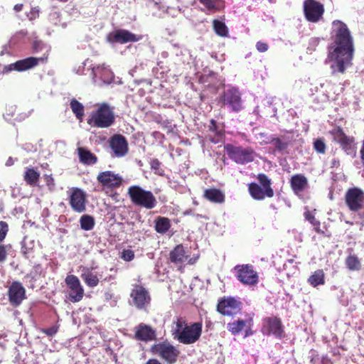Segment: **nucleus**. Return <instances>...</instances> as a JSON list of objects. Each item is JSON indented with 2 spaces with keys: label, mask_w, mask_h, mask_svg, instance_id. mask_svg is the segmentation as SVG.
Instances as JSON below:
<instances>
[{
  "label": "nucleus",
  "mask_w": 364,
  "mask_h": 364,
  "mask_svg": "<svg viewBox=\"0 0 364 364\" xmlns=\"http://www.w3.org/2000/svg\"><path fill=\"white\" fill-rule=\"evenodd\" d=\"M38 45H39V43L37 42V41H35L34 43H33V49L35 50H38Z\"/></svg>",
  "instance_id": "obj_58"
},
{
  "label": "nucleus",
  "mask_w": 364,
  "mask_h": 364,
  "mask_svg": "<svg viewBox=\"0 0 364 364\" xmlns=\"http://www.w3.org/2000/svg\"><path fill=\"white\" fill-rule=\"evenodd\" d=\"M171 227L170 220L167 218L158 217L155 221V230L161 234L166 233Z\"/></svg>",
  "instance_id": "obj_33"
},
{
  "label": "nucleus",
  "mask_w": 364,
  "mask_h": 364,
  "mask_svg": "<svg viewBox=\"0 0 364 364\" xmlns=\"http://www.w3.org/2000/svg\"><path fill=\"white\" fill-rule=\"evenodd\" d=\"M318 360H319V358L318 356L314 357L311 359V363L313 364H324L323 361H321V363L318 362Z\"/></svg>",
  "instance_id": "obj_55"
},
{
  "label": "nucleus",
  "mask_w": 364,
  "mask_h": 364,
  "mask_svg": "<svg viewBox=\"0 0 364 364\" xmlns=\"http://www.w3.org/2000/svg\"><path fill=\"white\" fill-rule=\"evenodd\" d=\"M248 190L250 196L255 200H260L267 197L265 189L255 183L249 184Z\"/></svg>",
  "instance_id": "obj_31"
},
{
  "label": "nucleus",
  "mask_w": 364,
  "mask_h": 364,
  "mask_svg": "<svg viewBox=\"0 0 364 364\" xmlns=\"http://www.w3.org/2000/svg\"><path fill=\"white\" fill-rule=\"evenodd\" d=\"M251 318H248L246 320L238 319L237 321H234L233 322L228 323L227 328L228 331H230L233 335L239 334L244 330L245 331V336L247 337L251 334Z\"/></svg>",
  "instance_id": "obj_22"
},
{
  "label": "nucleus",
  "mask_w": 364,
  "mask_h": 364,
  "mask_svg": "<svg viewBox=\"0 0 364 364\" xmlns=\"http://www.w3.org/2000/svg\"><path fill=\"white\" fill-rule=\"evenodd\" d=\"M45 181L46 185L50 191H53L55 188V182L54 179L51 175H45L44 176Z\"/></svg>",
  "instance_id": "obj_46"
},
{
  "label": "nucleus",
  "mask_w": 364,
  "mask_h": 364,
  "mask_svg": "<svg viewBox=\"0 0 364 364\" xmlns=\"http://www.w3.org/2000/svg\"><path fill=\"white\" fill-rule=\"evenodd\" d=\"M346 265L350 271H358L360 269V259L355 255H349L346 259Z\"/></svg>",
  "instance_id": "obj_36"
},
{
  "label": "nucleus",
  "mask_w": 364,
  "mask_h": 364,
  "mask_svg": "<svg viewBox=\"0 0 364 364\" xmlns=\"http://www.w3.org/2000/svg\"><path fill=\"white\" fill-rule=\"evenodd\" d=\"M150 165H151V169L155 171V173L161 175V173L160 172L161 163L158 159H151V161L150 162Z\"/></svg>",
  "instance_id": "obj_47"
},
{
  "label": "nucleus",
  "mask_w": 364,
  "mask_h": 364,
  "mask_svg": "<svg viewBox=\"0 0 364 364\" xmlns=\"http://www.w3.org/2000/svg\"><path fill=\"white\" fill-rule=\"evenodd\" d=\"M44 60L45 58H43L29 57L5 65L2 72L3 73H8L13 70L18 72L26 71L36 67L40 62H44Z\"/></svg>",
  "instance_id": "obj_11"
},
{
  "label": "nucleus",
  "mask_w": 364,
  "mask_h": 364,
  "mask_svg": "<svg viewBox=\"0 0 364 364\" xmlns=\"http://www.w3.org/2000/svg\"><path fill=\"white\" fill-rule=\"evenodd\" d=\"M305 218L309 220L314 227L315 230L318 232L319 226H320V222L317 220L315 217L309 212L306 211L304 213Z\"/></svg>",
  "instance_id": "obj_42"
},
{
  "label": "nucleus",
  "mask_w": 364,
  "mask_h": 364,
  "mask_svg": "<svg viewBox=\"0 0 364 364\" xmlns=\"http://www.w3.org/2000/svg\"><path fill=\"white\" fill-rule=\"evenodd\" d=\"M172 335L173 338L184 345L196 343L200 338L203 324L201 322L188 323L183 318H177L173 321Z\"/></svg>",
  "instance_id": "obj_2"
},
{
  "label": "nucleus",
  "mask_w": 364,
  "mask_h": 364,
  "mask_svg": "<svg viewBox=\"0 0 364 364\" xmlns=\"http://www.w3.org/2000/svg\"><path fill=\"white\" fill-rule=\"evenodd\" d=\"M14 161L13 158L9 157L6 162V166H12L14 164Z\"/></svg>",
  "instance_id": "obj_57"
},
{
  "label": "nucleus",
  "mask_w": 364,
  "mask_h": 364,
  "mask_svg": "<svg viewBox=\"0 0 364 364\" xmlns=\"http://www.w3.org/2000/svg\"><path fill=\"white\" fill-rule=\"evenodd\" d=\"M336 140L341 144L343 149L348 153H350L353 151V144L354 142L353 137L346 136L341 129L337 131L336 135Z\"/></svg>",
  "instance_id": "obj_27"
},
{
  "label": "nucleus",
  "mask_w": 364,
  "mask_h": 364,
  "mask_svg": "<svg viewBox=\"0 0 364 364\" xmlns=\"http://www.w3.org/2000/svg\"><path fill=\"white\" fill-rule=\"evenodd\" d=\"M237 279L245 285H255L259 281L257 272L252 265L241 264L235 267Z\"/></svg>",
  "instance_id": "obj_9"
},
{
  "label": "nucleus",
  "mask_w": 364,
  "mask_h": 364,
  "mask_svg": "<svg viewBox=\"0 0 364 364\" xmlns=\"http://www.w3.org/2000/svg\"><path fill=\"white\" fill-rule=\"evenodd\" d=\"M267 136H269V135H267L265 133L261 132L257 135V139L259 140V142L261 143L262 139H267ZM269 136H271L269 135Z\"/></svg>",
  "instance_id": "obj_52"
},
{
  "label": "nucleus",
  "mask_w": 364,
  "mask_h": 364,
  "mask_svg": "<svg viewBox=\"0 0 364 364\" xmlns=\"http://www.w3.org/2000/svg\"><path fill=\"white\" fill-rule=\"evenodd\" d=\"M77 153L80 161L83 164L92 165L97 162V156L85 148L79 147Z\"/></svg>",
  "instance_id": "obj_29"
},
{
  "label": "nucleus",
  "mask_w": 364,
  "mask_h": 364,
  "mask_svg": "<svg viewBox=\"0 0 364 364\" xmlns=\"http://www.w3.org/2000/svg\"><path fill=\"white\" fill-rule=\"evenodd\" d=\"M130 296L132 304L139 309H145L149 305L151 297L149 291L141 285H135Z\"/></svg>",
  "instance_id": "obj_13"
},
{
  "label": "nucleus",
  "mask_w": 364,
  "mask_h": 364,
  "mask_svg": "<svg viewBox=\"0 0 364 364\" xmlns=\"http://www.w3.org/2000/svg\"><path fill=\"white\" fill-rule=\"evenodd\" d=\"M9 230L8 225L6 222L1 221L0 222V241H2Z\"/></svg>",
  "instance_id": "obj_44"
},
{
  "label": "nucleus",
  "mask_w": 364,
  "mask_h": 364,
  "mask_svg": "<svg viewBox=\"0 0 364 364\" xmlns=\"http://www.w3.org/2000/svg\"><path fill=\"white\" fill-rule=\"evenodd\" d=\"M151 351L153 353L159 355L168 364L174 363L179 354V351L173 346L166 342L153 345Z\"/></svg>",
  "instance_id": "obj_8"
},
{
  "label": "nucleus",
  "mask_w": 364,
  "mask_h": 364,
  "mask_svg": "<svg viewBox=\"0 0 364 364\" xmlns=\"http://www.w3.org/2000/svg\"><path fill=\"white\" fill-rule=\"evenodd\" d=\"M217 309L223 315L232 316L240 311V302L234 298L228 297L221 300Z\"/></svg>",
  "instance_id": "obj_18"
},
{
  "label": "nucleus",
  "mask_w": 364,
  "mask_h": 364,
  "mask_svg": "<svg viewBox=\"0 0 364 364\" xmlns=\"http://www.w3.org/2000/svg\"><path fill=\"white\" fill-rule=\"evenodd\" d=\"M142 38L141 36H136L127 30H119L110 33L107 40L110 43H126L128 42H136Z\"/></svg>",
  "instance_id": "obj_19"
},
{
  "label": "nucleus",
  "mask_w": 364,
  "mask_h": 364,
  "mask_svg": "<svg viewBox=\"0 0 364 364\" xmlns=\"http://www.w3.org/2000/svg\"><path fill=\"white\" fill-rule=\"evenodd\" d=\"M114 108L107 103L99 104L87 119V124L92 127L108 128L114 122Z\"/></svg>",
  "instance_id": "obj_3"
},
{
  "label": "nucleus",
  "mask_w": 364,
  "mask_h": 364,
  "mask_svg": "<svg viewBox=\"0 0 364 364\" xmlns=\"http://www.w3.org/2000/svg\"><path fill=\"white\" fill-rule=\"evenodd\" d=\"M40 177V173L33 168H26L23 179L30 186H35Z\"/></svg>",
  "instance_id": "obj_32"
},
{
  "label": "nucleus",
  "mask_w": 364,
  "mask_h": 364,
  "mask_svg": "<svg viewBox=\"0 0 364 364\" xmlns=\"http://www.w3.org/2000/svg\"><path fill=\"white\" fill-rule=\"evenodd\" d=\"M57 331L58 328L55 326H52L50 328L43 330V332L49 336H54L57 333Z\"/></svg>",
  "instance_id": "obj_50"
},
{
  "label": "nucleus",
  "mask_w": 364,
  "mask_h": 364,
  "mask_svg": "<svg viewBox=\"0 0 364 364\" xmlns=\"http://www.w3.org/2000/svg\"><path fill=\"white\" fill-rule=\"evenodd\" d=\"M263 331L267 334H273L276 337L281 338L284 330L281 321L276 318H267L264 321Z\"/></svg>",
  "instance_id": "obj_21"
},
{
  "label": "nucleus",
  "mask_w": 364,
  "mask_h": 364,
  "mask_svg": "<svg viewBox=\"0 0 364 364\" xmlns=\"http://www.w3.org/2000/svg\"><path fill=\"white\" fill-rule=\"evenodd\" d=\"M203 196L208 200L215 203H223L225 201V193L217 188H208L204 191Z\"/></svg>",
  "instance_id": "obj_26"
},
{
  "label": "nucleus",
  "mask_w": 364,
  "mask_h": 364,
  "mask_svg": "<svg viewBox=\"0 0 364 364\" xmlns=\"http://www.w3.org/2000/svg\"><path fill=\"white\" fill-rule=\"evenodd\" d=\"M85 203V193L78 188H73L70 195V203L72 208L75 212L83 213L86 210Z\"/></svg>",
  "instance_id": "obj_17"
},
{
  "label": "nucleus",
  "mask_w": 364,
  "mask_h": 364,
  "mask_svg": "<svg viewBox=\"0 0 364 364\" xmlns=\"http://www.w3.org/2000/svg\"><path fill=\"white\" fill-rule=\"evenodd\" d=\"M308 281L314 287L323 284L324 283V273L323 270L318 269L314 272Z\"/></svg>",
  "instance_id": "obj_37"
},
{
  "label": "nucleus",
  "mask_w": 364,
  "mask_h": 364,
  "mask_svg": "<svg viewBox=\"0 0 364 364\" xmlns=\"http://www.w3.org/2000/svg\"><path fill=\"white\" fill-rule=\"evenodd\" d=\"M146 364H161V363L156 359H150L146 362Z\"/></svg>",
  "instance_id": "obj_56"
},
{
  "label": "nucleus",
  "mask_w": 364,
  "mask_h": 364,
  "mask_svg": "<svg viewBox=\"0 0 364 364\" xmlns=\"http://www.w3.org/2000/svg\"><path fill=\"white\" fill-rule=\"evenodd\" d=\"M23 5L22 4H16L14 7V10L16 12H19L23 9Z\"/></svg>",
  "instance_id": "obj_54"
},
{
  "label": "nucleus",
  "mask_w": 364,
  "mask_h": 364,
  "mask_svg": "<svg viewBox=\"0 0 364 364\" xmlns=\"http://www.w3.org/2000/svg\"><path fill=\"white\" fill-rule=\"evenodd\" d=\"M256 48L259 52H265L268 50V45L266 43L258 41L256 44Z\"/></svg>",
  "instance_id": "obj_48"
},
{
  "label": "nucleus",
  "mask_w": 364,
  "mask_h": 364,
  "mask_svg": "<svg viewBox=\"0 0 364 364\" xmlns=\"http://www.w3.org/2000/svg\"><path fill=\"white\" fill-rule=\"evenodd\" d=\"M65 282L68 287V299L73 303L80 301L83 298L84 289L79 279L70 274L66 277Z\"/></svg>",
  "instance_id": "obj_10"
},
{
  "label": "nucleus",
  "mask_w": 364,
  "mask_h": 364,
  "mask_svg": "<svg viewBox=\"0 0 364 364\" xmlns=\"http://www.w3.org/2000/svg\"><path fill=\"white\" fill-rule=\"evenodd\" d=\"M70 107L75 117L81 120L84 116V106L77 100L73 99L70 102Z\"/></svg>",
  "instance_id": "obj_39"
},
{
  "label": "nucleus",
  "mask_w": 364,
  "mask_h": 364,
  "mask_svg": "<svg viewBox=\"0 0 364 364\" xmlns=\"http://www.w3.org/2000/svg\"><path fill=\"white\" fill-rule=\"evenodd\" d=\"M213 23L214 31L218 36L222 37H225L228 36V29L225 23L218 20H214Z\"/></svg>",
  "instance_id": "obj_40"
},
{
  "label": "nucleus",
  "mask_w": 364,
  "mask_h": 364,
  "mask_svg": "<svg viewBox=\"0 0 364 364\" xmlns=\"http://www.w3.org/2000/svg\"><path fill=\"white\" fill-rule=\"evenodd\" d=\"M81 277L85 283L90 287H95L99 283L97 276L87 267H83L81 273Z\"/></svg>",
  "instance_id": "obj_30"
},
{
  "label": "nucleus",
  "mask_w": 364,
  "mask_h": 364,
  "mask_svg": "<svg viewBox=\"0 0 364 364\" xmlns=\"http://www.w3.org/2000/svg\"><path fill=\"white\" fill-rule=\"evenodd\" d=\"M85 67H87V72L92 77L93 83L102 86L104 84H110L114 80V74L105 64L94 65L87 59L83 63Z\"/></svg>",
  "instance_id": "obj_4"
},
{
  "label": "nucleus",
  "mask_w": 364,
  "mask_h": 364,
  "mask_svg": "<svg viewBox=\"0 0 364 364\" xmlns=\"http://www.w3.org/2000/svg\"><path fill=\"white\" fill-rule=\"evenodd\" d=\"M198 259V257H190L187 251L185 250L182 245H177L170 252V260L176 265H181L185 263L193 264Z\"/></svg>",
  "instance_id": "obj_15"
},
{
  "label": "nucleus",
  "mask_w": 364,
  "mask_h": 364,
  "mask_svg": "<svg viewBox=\"0 0 364 364\" xmlns=\"http://www.w3.org/2000/svg\"><path fill=\"white\" fill-rule=\"evenodd\" d=\"M128 194L134 205L146 209H152L157 204L156 198L154 194L139 186H130L128 189Z\"/></svg>",
  "instance_id": "obj_5"
},
{
  "label": "nucleus",
  "mask_w": 364,
  "mask_h": 364,
  "mask_svg": "<svg viewBox=\"0 0 364 364\" xmlns=\"http://www.w3.org/2000/svg\"><path fill=\"white\" fill-rule=\"evenodd\" d=\"M304 12L309 21L316 23L321 18L324 9L323 5L318 2L306 0L304 3Z\"/></svg>",
  "instance_id": "obj_14"
},
{
  "label": "nucleus",
  "mask_w": 364,
  "mask_h": 364,
  "mask_svg": "<svg viewBox=\"0 0 364 364\" xmlns=\"http://www.w3.org/2000/svg\"><path fill=\"white\" fill-rule=\"evenodd\" d=\"M209 132L208 138L211 142L218 144L223 141L224 136L223 132L221 129L219 130L218 129L216 122L213 119H211L210 121Z\"/></svg>",
  "instance_id": "obj_28"
},
{
  "label": "nucleus",
  "mask_w": 364,
  "mask_h": 364,
  "mask_svg": "<svg viewBox=\"0 0 364 364\" xmlns=\"http://www.w3.org/2000/svg\"><path fill=\"white\" fill-rule=\"evenodd\" d=\"M97 179L103 186L108 188L119 187L122 181V177L119 174L110 171L100 173Z\"/></svg>",
  "instance_id": "obj_20"
},
{
  "label": "nucleus",
  "mask_w": 364,
  "mask_h": 364,
  "mask_svg": "<svg viewBox=\"0 0 364 364\" xmlns=\"http://www.w3.org/2000/svg\"><path fill=\"white\" fill-rule=\"evenodd\" d=\"M25 289L19 282H14L9 291L10 302L15 306L19 305L24 299Z\"/></svg>",
  "instance_id": "obj_24"
},
{
  "label": "nucleus",
  "mask_w": 364,
  "mask_h": 364,
  "mask_svg": "<svg viewBox=\"0 0 364 364\" xmlns=\"http://www.w3.org/2000/svg\"><path fill=\"white\" fill-rule=\"evenodd\" d=\"M345 199L351 211H358L364 208V192L360 188H350L346 193Z\"/></svg>",
  "instance_id": "obj_12"
},
{
  "label": "nucleus",
  "mask_w": 364,
  "mask_h": 364,
  "mask_svg": "<svg viewBox=\"0 0 364 364\" xmlns=\"http://www.w3.org/2000/svg\"><path fill=\"white\" fill-rule=\"evenodd\" d=\"M153 4H154L155 7L159 8V9H161V7L159 6L158 2L154 1Z\"/></svg>",
  "instance_id": "obj_59"
},
{
  "label": "nucleus",
  "mask_w": 364,
  "mask_h": 364,
  "mask_svg": "<svg viewBox=\"0 0 364 364\" xmlns=\"http://www.w3.org/2000/svg\"><path fill=\"white\" fill-rule=\"evenodd\" d=\"M314 149L319 154H323L326 151V144L323 139H317L314 142Z\"/></svg>",
  "instance_id": "obj_41"
},
{
  "label": "nucleus",
  "mask_w": 364,
  "mask_h": 364,
  "mask_svg": "<svg viewBox=\"0 0 364 364\" xmlns=\"http://www.w3.org/2000/svg\"><path fill=\"white\" fill-rule=\"evenodd\" d=\"M121 257L124 261L130 262L134 258V252L132 250H124L122 252Z\"/></svg>",
  "instance_id": "obj_43"
},
{
  "label": "nucleus",
  "mask_w": 364,
  "mask_h": 364,
  "mask_svg": "<svg viewBox=\"0 0 364 364\" xmlns=\"http://www.w3.org/2000/svg\"><path fill=\"white\" fill-rule=\"evenodd\" d=\"M155 331L144 323H140L135 327V338L139 341L148 342L155 338Z\"/></svg>",
  "instance_id": "obj_23"
},
{
  "label": "nucleus",
  "mask_w": 364,
  "mask_h": 364,
  "mask_svg": "<svg viewBox=\"0 0 364 364\" xmlns=\"http://www.w3.org/2000/svg\"><path fill=\"white\" fill-rule=\"evenodd\" d=\"M6 258V251L3 245H0V262H4Z\"/></svg>",
  "instance_id": "obj_51"
},
{
  "label": "nucleus",
  "mask_w": 364,
  "mask_h": 364,
  "mask_svg": "<svg viewBox=\"0 0 364 364\" xmlns=\"http://www.w3.org/2000/svg\"><path fill=\"white\" fill-rule=\"evenodd\" d=\"M208 10H216L215 0H199Z\"/></svg>",
  "instance_id": "obj_45"
},
{
  "label": "nucleus",
  "mask_w": 364,
  "mask_h": 364,
  "mask_svg": "<svg viewBox=\"0 0 364 364\" xmlns=\"http://www.w3.org/2000/svg\"><path fill=\"white\" fill-rule=\"evenodd\" d=\"M273 144L275 148L279 151H284L287 147V143L282 141L279 138H274L273 136H267V139H262L261 144Z\"/></svg>",
  "instance_id": "obj_34"
},
{
  "label": "nucleus",
  "mask_w": 364,
  "mask_h": 364,
  "mask_svg": "<svg viewBox=\"0 0 364 364\" xmlns=\"http://www.w3.org/2000/svg\"><path fill=\"white\" fill-rule=\"evenodd\" d=\"M39 10L37 8H32L31 11L27 14L29 20L32 21L38 16Z\"/></svg>",
  "instance_id": "obj_49"
},
{
  "label": "nucleus",
  "mask_w": 364,
  "mask_h": 364,
  "mask_svg": "<svg viewBox=\"0 0 364 364\" xmlns=\"http://www.w3.org/2000/svg\"><path fill=\"white\" fill-rule=\"evenodd\" d=\"M360 160L363 166H364V139L363 141L362 147L360 150Z\"/></svg>",
  "instance_id": "obj_53"
},
{
  "label": "nucleus",
  "mask_w": 364,
  "mask_h": 364,
  "mask_svg": "<svg viewBox=\"0 0 364 364\" xmlns=\"http://www.w3.org/2000/svg\"><path fill=\"white\" fill-rule=\"evenodd\" d=\"M220 102L232 112L240 111L242 107L241 94L237 88L232 87L225 90L220 97Z\"/></svg>",
  "instance_id": "obj_7"
},
{
  "label": "nucleus",
  "mask_w": 364,
  "mask_h": 364,
  "mask_svg": "<svg viewBox=\"0 0 364 364\" xmlns=\"http://www.w3.org/2000/svg\"><path fill=\"white\" fill-rule=\"evenodd\" d=\"M80 227L82 230H91L95 225V220L92 216L83 215L80 219Z\"/></svg>",
  "instance_id": "obj_38"
},
{
  "label": "nucleus",
  "mask_w": 364,
  "mask_h": 364,
  "mask_svg": "<svg viewBox=\"0 0 364 364\" xmlns=\"http://www.w3.org/2000/svg\"><path fill=\"white\" fill-rule=\"evenodd\" d=\"M291 187L296 195H300L308 187V180L302 174L294 175L290 180Z\"/></svg>",
  "instance_id": "obj_25"
},
{
  "label": "nucleus",
  "mask_w": 364,
  "mask_h": 364,
  "mask_svg": "<svg viewBox=\"0 0 364 364\" xmlns=\"http://www.w3.org/2000/svg\"><path fill=\"white\" fill-rule=\"evenodd\" d=\"M258 180L262 188L265 189L267 197L272 198L274 196V191L270 186V179L265 174L260 173L258 175Z\"/></svg>",
  "instance_id": "obj_35"
},
{
  "label": "nucleus",
  "mask_w": 364,
  "mask_h": 364,
  "mask_svg": "<svg viewBox=\"0 0 364 364\" xmlns=\"http://www.w3.org/2000/svg\"><path fill=\"white\" fill-rule=\"evenodd\" d=\"M332 39L326 63H330L332 72L343 73L351 65L353 57V39L347 25L339 21H333Z\"/></svg>",
  "instance_id": "obj_1"
},
{
  "label": "nucleus",
  "mask_w": 364,
  "mask_h": 364,
  "mask_svg": "<svg viewBox=\"0 0 364 364\" xmlns=\"http://www.w3.org/2000/svg\"><path fill=\"white\" fill-rule=\"evenodd\" d=\"M110 148L116 157H123L128 152V143L125 137L120 134H115L109 141Z\"/></svg>",
  "instance_id": "obj_16"
},
{
  "label": "nucleus",
  "mask_w": 364,
  "mask_h": 364,
  "mask_svg": "<svg viewBox=\"0 0 364 364\" xmlns=\"http://www.w3.org/2000/svg\"><path fill=\"white\" fill-rule=\"evenodd\" d=\"M225 150L229 157L237 164H245L254 160L255 153L250 148H242L228 144L225 146Z\"/></svg>",
  "instance_id": "obj_6"
}]
</instances>
